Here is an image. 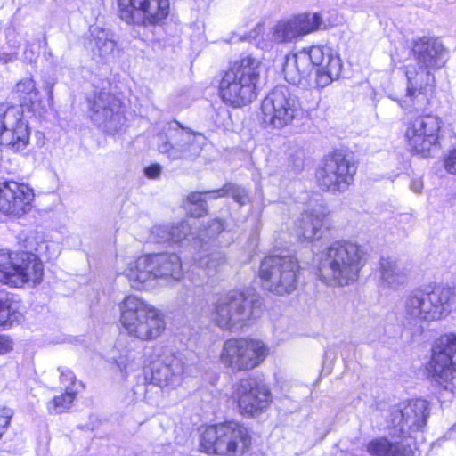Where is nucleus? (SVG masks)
<instances>
[{
    "mask_svg": "<svg viewBox=\"0 0 456 456\" xmlns=\"http://www.w3.org/2000/svg\"><path fill=\"white\" fill-rule=\"evenodd\" d=\"M88 50L97 61H107L112 56L116 47L115 41L109 32L98 27L91 28V38L86 44Z\"/></svg>",
    "mask_w": 456,
    "mask_h": 456,
    "instance_id": "nucleus-25",
    "label": "nucleus"
},
{
    "mask_svg": "<svg viewBox=\"0 0 456 456\" xmlns=\"http://www.w3.org/2000/svg\"><path fill=\"white\" fill-rule=\"evenodd\" d=\"M15 93L20 106L0 104V145L13 152H23L29 144L30 129L23 118L21 106L33 103L38 92L32 78H24L16 84Z\"/></svg>",
    "mask_w": 456,
    "mask_h": 456,
    "instance_id": "nucleus-3",
    "label": "nucleus"
},
{
    "mask_svg": "<svg viewBox=\"0 0 456 456\" xmlns=\"http://www.w3.org/2000/svg\"><path fill=\"white\" fill-rule=\"evenodd\" d=\"M260 307L261 302L256 295L248 291H231L216 302L213 321L219 328L236 332L250 325Z\"/></svg>",
    "mask_w": 456,
    "mask_h": 456,
    "instance_id": "nucleus-7",
    "label": "nucleus"
},
{
    "mask_svg": "<svg viewBox=\"0 0 456 456\" xmlns=\"http://www.w3.org/2000/svg\"><path fill=\"white\" fill-rule=\"evenodd\" d=\"M300 36L321 29L323 21L318 13H301L294 18Z\"/></svg>",
    "mask_w": 456,
    "mask_h": 456,
    "instance_id": "nucleus-33",
    "label": "nucleus"
},
{
    "mask_svg": "<svg viewBox=\"0 0 456 456\" xmlns=\"http://www.w3.org/2000/svg\"><path fill=\"white\" fill-rule=\"evenodd\" d=\"M449 289L436 288L431 291L416 290L404 301V316L409 325L421 329L423 322L439 320L452 310Z\"/></svg>",
    "mask_w": 456,
    "mask_h": 456,
    "instance_id": "nucleus-8",
    "label": "nucleus"
},
{
    "mask_svg": "<svg viewBox=\"0 0 456 456\" xmlns=\"http://www.w3.org/2000/svg\"><path fill=\"white\" fill-rule=\"evenodd\" d=\"M201 134L192 133L177 121L169 122L157 134L159 153L170 160L192 159L199 156L206 143Z\"/></svg>",
    "mask_w": 456,
    "mask_h": 456,
    "instance_id": "nucleus-10",
    "label": "nucleus"
},
{
    "mask_svg": "<svg viewBox=\"0 0 456 456\" xmlns=\"http://www.w3.org/2000/svg\"><path fill=\"white\" fill-rule=\"evenodd\" d=\"M13 60H14V57L12 55H8V57L4 59V61H12Z\"/></svg>",
    "mask_w": 456,
    "mask_h": 456,
    "instance_id": "nucleus-48",
    "label": "nucleus"
},
{
    "mask_svg": "<svg viewBox=\"0 0 456 456\" xmlns=\"http://www.w3.org/2000/svg\"><path fill=\"white\" fill-rule=\"evenodd\" d=\"M314 69L316 86L323 88L339 77L342 61L330 47L312 46L287 55L283 73L289 84L305 86Z\"/></svg>",
    "mask_w": 456,
    "mask_h": 456,
    "instance_id": "nucleus-1",
    "label": "nucleus"
},
{
    "mask_svg": "<svg viewBox=\"0 0 456 456\" xmlns=\"http://www.w3.org/2000/svg\"><path fill=\"white\" fill-rule=\"evenodd\" d=\"M261 70V61L251 55L233 61L219 83L224 102L235 108L251 103L258 94Z\"/></svg>",
    "mask_w": 456,
    "mask_h": 456,
    "instance_id": "nucleus-4",
    "label": "nucleus"
},
{
    "mask_svg": "<svg viewBox=\"0 0 456 456\" xmlns=\"http://www.w3.org/2000/svg\"><path fill=\"white\" fill-rule=\"evenodd\" d=\"M181 236V234H175L171 225L167 224L155 225L151 232V240L155 243H171V240H177Z\"/></svg>",
    "mask_w": 456,
    "mask_h": 456,
    "instance_id": "nucleus-38",
    "label": "nucleus"
},
{
    "mask_svg": "<svg viewBox=\"0 0 456 456\" xmlns=\"http://www.w3.org/2000/svg\"><path fill=\"white\" fill-rule=\"evenodd\" d=\"M265 124L282 128L289 125L301 112L298 98L284 86H276L262 102Z\"/></svg>",
    "mask_w": 456,
    "mask_h": 456,
    "instance_id": "nucleus-17",
    "label": "nucleus"
},
{
    "mask_svg": "<svg viewBox=\"0 0 456 456\" xmlns=\"http://www.w3.org/2000/svg\"><path fill=\"white\" fill-rule=\"evenodd\" d=\"M397 413H399V410L397 411ZM398 418H399V419H401L400 414H398V416H395V417L394 421H396V419H397ZM401 422H403V420H401V419H399V420H398V424H400Z\"/></svg>",
    "mask_w": 456,
    "mask_h": 456,
    "instance_id": "nucleus-50",
    "label": "nucleus"
},
{
    "mask_svg": "<svg viewBox=\"0 0 456 456\" xmlns=\"http://www.w3.org/2000/svg\"><path fill=\"white\" fill-rule=\"evenodd\" d=\"M216 198L231 196L232 200L240 206H244L249 202L248 191L242 186L227 183L223 188L216 190Z\"/></svg>",
    "mask_w": 456,
    "mask_h": 456,
    "instance_id": "nucleus-36",
    "label": "nucleus"
},
{
    "mask_svg": "<svg viewBox=\"0 0 456 456\" xmlns=\"http://www.w3.org/2000/svg\"><path fill=\"white\" fill-rule=\"evenodd\" d=\"M234 403L245 417H258L268 407V401H234Z\"/></svg>",
    "mask_w": 456,
    "mask_h": 456,
    "instance_id": "nucleus-37",
    "label": "nucleus"
},
{
    "mask_svg": "<svg viewBox=\"0 0 456 456\" xmlns=\"http://www.w3.org/2000/svg\"><path fill=\"white\" fill-rule=\"evenodd\" d=\"M73 401H47L46 408L51 414H61L71 408Z\"/></svg>",
    "mask_w": 456,
    "mask_h": 456,
    "instance_id": "nucleus-41",
    "label": "nucleus"
},
{
    "mask_svg": "<svg viewBox=\"0 0 456 456\" xmlns=\"http://www.w3.org/2000/svg\"><path fill=\"white\" fill-rule=\"evenodd\" d=\"M380 273L383 285L394 289L404 284L407 279V273L403 266L390 258L381 259Z\"/></svg>",
    "mask_w": 456,
    "mask_h": 456,
    "instance_id": "nucleus-29",
    "label": "nucleus"
},
{
    "mask_svg": "<svg viewBox=\"0 0 456 456\" xmlns=\"http://www.w3.org/2000/svg\"><path fill=\"white\" fill-rule=\"evenodd\" d=\"M397 413H399V410L397 411ZM398 418H399V419H401L400 414H398V416H395V417L394 421H396V419H397ZM401 422H403V420H401V419H399V420H398V424H400Z\"/></svg>",
    "mask_w": 456,
    "mask_h": 456,
    "instance_id": "nucleus-49",
    "label": "nucleus"
},
{
    "mask_svg": "<svg viewBox=\"0 0 456 456\" xmlns=\"http://www.w3.org/2000/svg\"><path fill=\"white\" fill-rule=\"evenodd\" d=\"M125 274L134 289H147L155 280H180L182 262L176 254L159 253L145 255L131 261Z\"/></svg>",
    "mask_w": 456,
    "mask_h": 456,
    "instance_id": "nucleus-6",
    "label": "nucleus"
},
{
    "mask_svg": "<svg viewBox=\"0 0 456 456\" xmlns=\"http://www.w3.org/2000/svg\"><path fill=\"white\" fill-rule=\"evenodd\" d=\"M160 173L161 167L159 164L151 165L144 169L145 175L151 179L158 178L160 175Z\"/></svg>",
    "mask_w": 456,
    "mask_h": 456,
    "instance_id": "nucleus-45",
    "label": "nucleus"
},
{
    "mask_svg": "<svg viewBox=\"0 0 456 456\" xmlns=\"http://www.w3.org/2000/svg\"><path fill=\"white\" fill-rule=\"evenodd\" d=\"M57 371L61 384V389L64 391L61 395L74 399L85 388L84 384L77 380L74 372L68 368L59 367Z\"/></svg>",
    "mask_w": 456,
    "mask_h": 456,
    "instance_id": "nucleus-30",
    "label": "nucleus"
},
{
    "mask_svg": "<svg viewBox=\"0 0 456 456\" xmlns=\"http://www.w3.org/2000/svg\"><path fill=\"white\" fill-rule=\"evenodd\" d=\"M112 360L123 376L136 371L141 367L140 353L134 350L126 349L118 356H113Z\"/></svg>",
    "mask_w": 456,
    "mask_h": 456,
    "instance_id": "nucleus-31",
    "label": "nucleus"
},
{
    "mask_svg": "<svg viewBox=\"0 0 456 456\" xmlns=\"http://www.w3.org/2000/svg\"><path fill=\"white\" fill-rule=\"evenodd\" d=\"M357 165L350 154L335 151L326 156L316 172L318 186L332 193L344 192L353 183Z\"/></svg>",
    "mask_w": 456,
    "mask_h": 456,
    "instance_id": "nucleus-14",
    "label": "nucleus"
},
{
    "mask_svg": "<svg viewBox=\"0 0 456 456\" xmlns=\"http://www.w3.org/2000/svg\"><path fill=\"white\" fill-rule=\"evenodd\" d=\"M13 343L12 339L5 335H0V355L5 354L12 350Z\"/></svg>",
    "mask_w": 456,
    "mask_h": 456,
    "instance_id": "nucleus-44",
    "label": "nucleus"
},
{
    "mask_svg": "<svg viewBox=\"0 0 456 456\" xmlns=\"http://www.w3.org/2000/svg\"><path fill=\"white\" fill-rule=\"evenodd\" d=\"M444 167L449 173L456 175V148L444 159Z\"/></svg>",
    "mask_w": 456,
    "mask_h": 456,
    "instance_id": "nucleus-43",
    "label": "nucleus"
},
{
    "mask_svg": "<svg viewBox=\"0 0 456 456\" xmlns=\"http://www.w3.org/2000/svg\"><path fill=\"white\" fill-rule=\"evenodd\" d=\"M412 50L418 65L429 70L441 69L448 60V52L438 38L421 37Z\"/></svg>",
    "mask_w": 456,
    "mask_h": 456,
    "instance_id": "nucleus-23",
    "label": "nucleus"
},
{
    "mask_svg": "<svg viewBox=\"0 0 456 456\" xmlns=\"http://www.w3.org/2000/svg\"><path fill=\"white\" fill-rule=\"evenodd\" d=\"M269 351L268 346L260 339L230 338L223 345L220 362L233 372L248 371L262 364Z\"/></svg>",
    "mask_w": 456,
    "mask_h": 456,
    "instance_id": "nucleus-13",
    "label": "nucleus"
},
{
    "mask_svg": "<svg viewBox=\"0 0 456 456\" xmlns=\"http://www.w3.org/2000/svg\"><path fill=\"white\" fill-rule=\"evenodd\" d=\"M11 298L4 290H0V327L10 321Z\"/></svg>",
    "mask_w": 456,
    "mask_h": 456,
    "instance_id": "nucleus-39",
    "label": "nucleus"
},
{
    "mask_svg": "<svg viewBox=\"0 0 456 456\" xmlns=\"http://www.w3.org/2000/svg\"><path fill=\"white\" fill-rule=\"evenodd\" d=\"M367 260L364 246L350 240L334 241L319 256V278L330 286L350 285L358 280Z\"/></svg>",
    "mask_w": 456,
    "mask_h": 456,
    "instance_id": "nucleus-2",
    "label": "nucleus"
},
{
    "mask_svg": "<svg viewBox=\"0 0 456 456\" xmlns=\"http://www.w3.org/2000/svg\"><path fill=\"white\" fill-rule=\"evenodd\" d=\"M118 308L120 324L128 336L141 341H152L165 332L163 312L142 297L127 296Z\"/></svg>",
    "mask_w": 456,
    "mask_h": 456,
    "instance_id": "nucleus-5",
    "label": "nucleus"
},
{
    "mask_svg": "<svg viewBox=\"0 0 456 456\" xmlns=\"http://www.w3.org/2000/svg\"><path fill=\"white\" fill-rule=\"evenodd\" d=\"M44 268L41 260L29 251L0 250V282L12 287L42 281Z\"/></svg>",
    "mask_w": 456,
    "mask_h": 456,
    "instance_id": "nucleus-11",
    "label": "nucleus"
},
{
    "mask_svg": "<svg viewBox=\"0 0 456 456\" xmlns=\"http://www.w3.org/2000/svg\"><path fill=\"white\" fill-rule=\"evenodd\" d=\"M403 404L399 405L401 420L409 426L422 428L429 416L428 401H403Z\"/></svg>",
    "mask_w": 456,
    "mask_h": 456,
    "instance_id": "nucleus-26",
    "label": "nucleus"
},
{
    "mask_svg": "<svg viewBox=\"0 0 456 456\" xmlns=\"http://www.w3.org/2000/svg\"><path fill=\"white\" fill-rule=\"evenodd\" d=\"M406 94L401 106L408 112H423L433 102L436 80L432 70L411 65L406 68Z\"/></svg>",
    "mask_w": 456,
    "mask_h": 456,
    "instance_id": "nucleus-15",
    "label": "nucleus"
},
{
    "mask_svg": "<svg viewBox=\"0 0 456 456\" xmlns=\"http://www.w3.org/2000/svg\"><path fill=\"white\" fill-rule=\"evenodd\" d=\"M48 94H49L50 95L52 94V88H51V87L49 88Z\"/></svg>",
    "mask_w": 456,
    "mask_h": 456,
    "instance_id": "nucleus-52",
    "label": "nucleus"
},
{
    "mask_svg": "<svg viewBox=\"0 0 456 456\" xmlns=\"http://www.w3.org/2000/svg\"><path fill=\"white\" fill-rule=\"evenodd\" d=\"M428 370L441 387L452 391L456 387V334L440 337L434 350Z\"/></svg>",
    "mask_w": 456,
    "mask_h": 456,
    "instance_id": "nucleus-19",
    "label": "nucleus"
},
{
    "mask_svg": "<svg viewBox=\"0 0 456 456\" xmlns=\"http://www.w3.org/2000/svg\"><path fill=\"white\" fill-rule=\"evenodd\" d=\"M442 119L435 115H421L412 118L406 128L405 138L410 150L424 158L440 147Z\"/></svg>",
    "mask_w": 456,
    "mask_h": 456,
    "instance_id": "nucleus-18",
    "label": "nucleus"
},
{
    "mask_svg": "<svg viewBox=\"0 0 456 456\" xmlns=\"http://www.w3.org/2000/svg\"><path fill=\"white\" fill-rule=\"evenodd\" d=\"M224 263L225 258L223 253L216 251L201 256L198 260V266L205 271L208 277H212L220 271Z\"/></svg>",
    "mask_w": 456,
    "mask_h": 456,
    "instance_id": "nucleus-34",
    "label": "nucleus"
},
{
    "mask_svg": "<svg viewBox=\"0 0 456 456\" xmlns=\"http://www.w3.org/2000/svg\"><path fill=\"white\" fill-rule=\"evenodd\" d=\"M328 214L327 208L321 204L304 210L296 222V233L298 239L308 242L321 239L324 219Z\"/></svg>",
    "mask_w": 456,
    "mask_h": 456,
    "instance_id": "nucleus-24",
    "label": "nucleus"
},
{
    "mask_svg": "<svg viewBox=\"0 0 456 456\" xmlns=\"http://www.w3.org/2000/svg\"><path fill=\"white\" fill-rule=\"evenodd\" d=\"M299 36L300 35L293 18L278 22L273 28L272 39L276 43H283L290 41Z\"/></svg>",
    "mask_w": 456,
    "mask_h": 456,
    "instance_id": "nucleus-32",
    "label": "nucleus"
},
{
    "mask_svg": "<svg viewBox=\"0 0 456 456\" xmlns=\"http://www.w3.org/2000/svg\"><path fill=\"white\" fill-rule=\"evenodd\" d=\"M224 224L221 219H213L206 230V236L214 237L223 232Z\"/></svg>",
    "mask_w": 456,
    "mask_h": 456,
    "instance_id": "nucleus-42",
    "label": "nucleus"
},
{
    "mask_svg": "<svg viewBox=\"0 0 456 456\" xmlns=\"http://www.w3.org/2000/svg\"><path fill=\"white\" fill-rule=\"evenodd\" d=\"M300 265L291 256H265L259 267L263 287L277 296H288L297 288Z\"/></svg>",
    "mask_w": 456,
    "mask_h": 456,
    "instance_id": "nucleus-9",
    "label": "nucleus"
},
{
    "mask_svg": "<svg viewBox=\"0 0 456 456\" xmlns=\"http://www.w3.org/2000/svg\"><path fill=\"white\" fill-rule=\"evenodd\" d=\"M92 121L109 133L121 130L126 118L120 111V102L109 92L101 91L89 100Z\"/></svg>",
    "mask_w": 456,
    "mask_h": 456,
    "instance_id": "nucleus-20",
    "label": "nucleus"
},
{
    "mask_svg": "<svg viewBox=\"0 0 456 456\" xmlns=\"http://www.w3.org/2000/svg\"><path fill=\"white\" fill-rule=\"evenodd\" d=\"M35 194L25 183L13 180L0 182V213L20 218L31 209Z\"/></svg>",
    "mask_w": 456,
    "mask_h": 456,
    "instance_id": "nucleus-22",
    "label": "nucleus"
},
{
    "mask_svg": "<svg viewBox=\"0 0 456 456\" xmlns=\"http://www.w3.org/2000/svg\"><path fill=\"white\" fill-rule=\"evenodd\" d=\"M172 230L175 232V234H181L182 236L177 240H171V243H179L183 240H186L189 235L191 233V224L189 221H183L176 224L171 225Z\"/></svg>",
    "mask_w": 456,
    "mask_h": 456,
    "instance_id": "nucleus-40",
    "label": "nucleus"
},
{
    "mask_svg": "<svg viewBox=\"0 0 456 456\" xmlns=\"http://www.w3.org/2000/svg\"><path fill=\"white\" fill-rule=\"evenodd\" d=\"M410 189L414 193H420L423 189V182L420 178H413L410 183Z\"/></svg>",
    "mask_w": 456,
    "mask_h": 456,
    "instance_id": "nucleus-46",
    "label": "nucleus"
},
{
    "mask_svg": "<svg viewBox=\"0 0 456 456\" xmlns=\"http://www.w3.org/2000/svg\"><path fill=\"white\" fill-rule=\"evenodd\" d=\"M446 288L449 289V290L452 292L451 296L449 297V302H450L451 307L452 309L453 307H456V288H450V287H446Z\"/></svg>",
    "mask_w": 456,
    "mask_h": 456,
    "instance_id": "nucleus-47",
    "label": "nucleus"
},
{
    "mask_svg": "<svg viewBox=\"0 0 456 456\" xmlns=\"http://www.w3.org/2000/svg\"><path fill=\"white\" fill-rule=\"evenodd\" d=\"M270 395L269 387L255 377L240 379L234 387L233 399H260Z\"/></svg>",
    "mask_w": 456,
    "mask_h": 456,
    "instance_id": "nucleus-27",
    "label": "nucleus"
},
{
    "mask_svg": "<svg viewBox=\"0 0 456 456\" xmlns=\"http://www.w3.org/2000/svg\"><path fill=\"white\" fill-rule=\"evenodd\" d=\"M216 191H203V192H192L191 193L187 200L189 203L195 207L194 209L190 208V212L194 216H201L207 213V202L212 199H216Z\"/></svg>",
    "mask_w": 456,
    "mask_h": 456,
    "instance_id": "nucleus-35",
    "label": "nucleus"
},
{
    "mask_svg": "<svg viewBox=\"0 0 456 456\" xmlns=\"http://www.w3.org/2000/svg\"><path fill=\"white\" fill-rule=\"evenodd\" d=\"M249 444L248 430L235 422L209 426L200 438V449L208 454L232 456L243 452Z\"/></svg>",
    "mask_w": 456,
    "mask_h": 456,
    "instance_id": "nucleus-12",
    "label": "nucleus"
},
{
    "mask_svg": "<svg viewBox=\"0 0 456 456\" xmlns=\"http://www.w3.org/2000/svg\"><path fill=\"white\" fill-rule=\"evenodd\" d=\"M397 413H399V410L397 411ZM398 418H399V419H401L400 414H398V416H395V417L394 421H396V419H397ZM401 422H403V420H401V419H399V420H398V424H400Z\"/></svg>",
    "mask_w": 456,
    "mask_h": 456,
    "instance_id": "nucleus-51",
    "label": "nucleus"
},
{
    "mask_svg": "<svg viewBox=\"0 0 456 456\" xmlns=\"http://www.w3.org/2000/svg\"><path fill=\"white\" fill-rule=\"evenodd\" d=\"M367 452L372 456H413L410 446L392 443L386 437L371 440L367 444Z\"/></svg>",
    "mask_w": 456,
    "mask_h": 456,
    "instance_id": "nucleus-28",
    "label": "nucleus"
},
{
    "mask_svg": "<svg viewBox=\"0 0 456 456\" xmlns=\"http://www.w3.org/2000/svg\"><path fill=\"white\" fill-rule=\"evenodd\" d=\"M169 0H118L117 13L128 25L154 27L168 16Z\"/></svg>",
    "mask_w": 456,
    "mask_h": 456,
    "instance_id": "nucleus-16",
    "label": "nucleus"
},
{
    "mask_svg": "<svg viewBox=\"0 0 456 456\" xmlns=\"http://www.w3.org/2000/svg\"><path fill=\"white\" fill-rule=\"evenodd\" d=\"M156 356L151 367V382L160 387L179 386L185 371L181 356L167 347L156 348Z\"/></svg>",
    "mask_w": 456,
    "mask_h": 456,
    "instance_id": "nucleus-21",
    "label": "nucleus"
}]
</instances>
